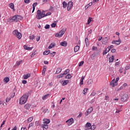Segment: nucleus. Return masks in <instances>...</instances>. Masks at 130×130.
<instances>
[{
	"mask_svg": "<svg viewBox=\"0 0 130 130\" xmlns=\"http://www.w3.org/2000/svg\"><path fill=\"white\" fill-rule=\"evenodd\" d=\"M23 19V17L19 15H16L14 16L12 18H9L10 23H13L15 22V23H17V22H20L21 20Z\"/></svg>",
	"mask_w": 130,
	"mask_h": 130,
	"instance_id": "f257e3e1",
	"label": "nucleus"
},
{
	"mask_svg": "<svg viewBox=\"0 0 130 130\" xmlns=\"http://www.w3.org/2000/svg\"><path fill=\"white\" fill-rule=\"evenodd\" d=\"M28 95L23 94L19 100V104H20V105L25 104V103H26L28 100Z\"/></svg>",
	"mask_w": 130,
	"mask_h": 130,
	"instance_id": "f03ea898",
	"label": "nucleus"
},
{
	"mask_svg": "<svg viewBox=\"0 0 130 130\" xmlns=\"http://www.w3.org/2000/svg\"><path fill=\"white\" fill-rule=\"evenodd\" d=\"M13 35L15 37L18 38L19 40L22 38V34H21L18 30L15 29L12 32Z\"/></svg>",
	"mask_w": 130,
	"mask_h": 130,
	"instance_id": "7ed1b4c3",
	"label": "nucleus"
},
{
	"mask_svg": "<svg viewBox=\"0 0 130 130\" xmlns=\"http://www.w3.org/2000/svg\"><path fill=\"white\" fill-rule=\"evenodd\" d=\"M44 17H45V14L41 13V10L37 11V14L36 16L37 19H38V20H40V19H42V18H44Z\"/></svg>",
	"mask_w": 130,
	"mask_h": 130,
	"instance_id": "20e7f679",
	"label": "nucleus"
},
{
	"mask_svg": "<svg viewBox=\"0 0 130 130\" xmlns=\"http://www.w3.org/2000/svg\"><path fill=\"white\" fill-rule=\"evenodd\" d=\"M66 31H67V28H62L58 34H55V37H61L62 35L66 33Z\"/></svg>",
	"mask_w": 130,
	"mask_h": 130,
	"instance_id": "39448f33",
	"label": "nucleus"
},
{
	"mask_svg": "<svg viewBox=\"0 0 130 130\" xmlns=\"http://www.w3.org/2000/svg\"><path fill=\"white\" fill-rule=\"evenodd\" d=\"M94 126H91V123L87 122L85 125V130H94Z\"/></svg>",
	"mask_w": 130,
	"mask_h": 130,
	"instance_id": "423d86ee",
	"label": "nucleus"
},
{
	"mask_svg": "<svg viewBox=\"0 0 130 130\" xmlns=\"http://www.w3.org/2000/svg\"><path fill=\"white\" fill-rule=\"evenodd\" d=\"M118 81H119V77H117L116 79V80L115 79H113L110 83L111 86H112V87H115V86L117 85V82H118Z\"/></svg>",
	"mask_w": 130,
	"mask_h": 130,
	"instance_id": "0eeeda50",
	"label": "nucleus"
},
{
	"mask_svg": "<svg viewBox=\"0 0 130 130\" xmlns=\"http://www.w3.org/2000/svg\"><path fill=\"white\" fill-rule=\"evenodd\" d=\"M73 7H74V3L72 1H69L67 4V10L71 11V9Z\"/></svg>",
	"mask_w": 130,
	"mask_h": 130,
	"instance_id": "6e6552de",
	"label": "nucleus"
},
{
	"mask_svg": "<svg viewBox=\"0 0 130 130\" xmlns=\"http://www.w3.org/2000/svg\"><path fill=\"white\" fill-rule=\"evenodd\" d=\"M109 39H110L109 37H106L104 38V39H103L102 43L105 45L107 44V43L108 42Z\"/></svg>",
	"mask_w": 130,
	"mask_h": 130,
	"instance_id": "1a4fd4ad",
	"label": "nucleus"
},
{
	"mask_svg": "<svg viewBox=\"0 0 130 130\" xmlns=\"http://www.w3.org/2000/svg\"><path fill=\"white\" fill-rule=\"evenodd\" d=\"M66 122L67 123V124L68 125H72V124H73V123H74V118H71L69 120H67L66 121Z\"/></svg>",
	"mask_w": 130,
	"mask_h": 130,
	"instance_id": "9d476101",
	"label": "nucleus"
},
{
	"mask_svg": "<svg viewBox=\"0 0 130 130\" xmlns=\"http://www.w3.org/2000/svg\"><path fill=\"white\" fill-rule=\"evenodd\" d=\"M92 111H93V107H90L87 110V112H85V115L86 116H88Z\"/></svg>",
	"mask_w": 130,
	"mask_h": 130,
	"instance_id": "9b49d317",
	"label": "nucleus"
},
{
	"mask_svg": "<svg viewBox=\"0 0 130 130\" xmlns=\"http://www.w3.org/2000/svg\"><path fill=\"white\" fill-rule=\"evenodd\" d=\"M127 94L123 95L121 98V101H122V102H125V101H126V100H127Z\"/></svg>",
	"mask_w": 130,
	"mask_h": 130,
	"instance_id": "f8f14e48",
	"label": "nucleus"
},
{
	"mask_svg": "<svg viewBox=\"0 0 130 130\" xmlns=\"http://www.w3.org/2000/svg\"><path fill=\"white\" fill-rule=\"evenodd\" d=\"M60 83L62 84L63 86H67V85L69 84V80H65L63 81H60Z\"/></svg>",
	"mask_w": 130,
	"mask_h": 130,
	"instance_id": "ddd939ff",
	"label": "nucleus"
},
{
	"mask_svg": "<svg viewBox=\"0 0 130 130\" xmlns=\"http://www.w3.org/2000/svg\"><path fill=\"white\" fill-rule=\"evenodd\" d=\"M48 124H47L46 123H44L42 125V127L43 128V130H47V128H48V125H47Z\"/></svg>",
	"mask_w": 130,
	"mask_h": 130,
	"instance_id": "4468645a",
	"label": "nucleus"
},
{
	"mask_svg": "<svg viewBox=\"0 0 130 130\" xmlns=\"http://www.w3.org/2000/svg\"><path fill=\"white\" fill-rule=\"evenodd\" d=\"M30 107H31V104L27 103L24 106V109L28 110L30 109Z\"/></svg>",
	"mask_w": 130,
	"mask_h": 130,
	"instance_id": "2eb2a0df",
	"label": "nucleus"
},
{
	"mask_svg": "<svg viewBox=\"0 0 130 130\" xmlns=\"http://www.w3.org/2000/svg\"><path fill=\"white\" fill-rule=\"evenodd\" d=\"M120 40H117V41H113L112 42V43L113 44H116L117 45H119V44L120 43Z\"/></svg>",
	"mask_w": 130,
	"mask_h": 130,
	"instance_id": "dca6fc26",
	"label": "nucleus"
},
{
	"mask_svg": "<svg viewBox=\"0 0 130 130\" xmlns=\"http://www.w3.org/2000/svg\"><path fill=\"white\" fill-rule=\"evenodd\" d=\"M23 48H24V49L26 50H32V49H33V47H29L27 45H24Z\"/></svg>",
	"mask_w": 130,
	"mask_h": 130,
	"instance_id": "f3484780",
	"label": "nucleus"
},
{
	"mask_svg": "<svg viewBox=\"0 0 130 130\" xmlns=\"http://www.w3.org/2000/svg\"><path fill=\"white\" fill-rule=\"evenodd\" d=\"M29 77H31V74L30 73L23 75V78L24 80H27V79H28V78H29Z\"/></svg>",
	"mask_w": 130,
	"mask_h": 130,
	"instance_id": "a211bd4d",
	"label": "nucleus"
},
{
	"mask_svg": "<svg viewBox=\"0 0 130 130\" xmlns=\"http://www.w3.org/2000/svg\"><path fill=\"white\" fill-rule=\"evenodd\" d=\"M9 8L10 9H12L13 10V11H15V5H14V4L13 3H10L9 5Z\"/></svg>",
	"mask_w": 130,
	"mask_h": 130,
	"instance_id": "6ab92c4d",
	"label": "nucleus"
},
{
	"mask_svg": "<svg viewBox=\"0 0 130 130\" xmlns=\"http://www.w3.org/2000/svg\"><path fill=\"white\" fill-rule=\"evenodd\" d=\"M60 45H61V46H68V43L66 41L64 42H62L60 43Z\"/></svg>",
	"mask_w": 130,
	"mask_h": 130,
	"instance_id": "aec40b11",
	"label": "nucleus"
},
{
	"mask_svg": "<svg viewBox=\"0 0 130 130\" xmlns=\"http://www.w3.org/2000/svg\"><path fill=\"white\" fill-rule=\"evenodd\" d=\"M84 79H85V76H82L80 79V85H84Z\"/></svg>",
	"mask_w": 130,
	"mask_h": 130,
	"instance_id": "412c9836",
	"label": "nucleus"
},
{
	"mask_svg": "<svg viewBox=\"0 0 130 130\" xmlns=\"http://www.w3.org/2000/svg\"><path fill=\"white\" fill-rule=\"evenodd\" d=\"M110 51V50L109 48H107L104 51L103 54L104 55H105L108 52H109Z\"/></svg>",
	"mask_w": 130,
	"mask_h": 130,
	"instance_id": "4be33fe9",
	"label": "nucleus"
},
{
	"mask_svg": "<svg viewBox=\"0 0 130 130\" xmlns=\"http://www.w3.org/2000/svg\"><path fill=\"white\" fill-rule=\"evenodd\" d=\"M43 121H44V123H47V124H48L49 122H50V120L48 119H44Z\"/></svg>",
	"mask_w": 130,
	"mask_h": 130,
	"instance_id": "5701e85b",
	"label": "nucleus"
},
{
	"mask_svg": "<svg viewBox=\"0 0 130 130\" xmlns=\"http://www.w3.org/2000/svg\"><path fill=\"white\" fill-rule=\"evenodd\" d=\"M114 60V56H112L110 57L109 59V62H113V61Z\"/></svg>",
	"mask_w": 130,
	"mask_h": 130,
	"instance_id": "b1692460",
	"label": "nucleus"
},
{
	"mask_svg": "<svg viewBox=\"0 0 130 130\" xmlns=\"http://www.w3.org/2000/svg\"><path fill=\"white\" fill-rule=\"evenodd\" d=\"M79 49H80V47L79 46H76L74 48L75 52H78L79 51Z\"/></svg>",
	"mask_w": 130,
	"mask_h": 130,
	"instance_id": "393cba45",
	"label": "nucleus"
},
{
	"mask_svg": "<svg viewBox=\"0 0 130 130\" xmlns=\"http://www.w3.org/2000/svg\"><path fill=\"white\" fill-rule=\"evenodd\" d=\"M9 81H10V78H9V77H5L4 79V82L5 83H9Z\"/></svg>",
	"mask_w": 130,
	"mask_h": 130,
	"instance_id": "a878e982",
	"label": "nucleus"
},
{
	"mask_svg": "<svg viewBox=\"0 0 130 130\" xmlns=\"http://www.w3.org/2000/svg\"><path fill=\"white\" fill-rule=\"evenodd\" d=\"M49 96V94H47L42 97V99L43 100H46V99H47V98H48Z\"/></svg>",
	"mask_w": 130,
	"mask_h": 130,
	"instance_id": "bb28decb",
	"label": "nucleus"
},
{
	"mask_svg": "<svg viewBox=\"0 0 130 130\" xmlns=\"http://www.w3.org/2000/svg\"><path fill=\"white\" fill-rule=\"evenodd\" d=\"M62 6H63V9H66V8H67V7H68V3H67V2H66L65 1H64V2L62 3Z\"/></svg>",
	"mask_w": 130,
	"mask_h": 130,
	"instance_id": "cd10ccee",
	"label": "nucleus"
},
{
	"mask_svg": "<svg viewBox=\"0 0 130 130\" xmlns=\"http://www.w3.org/2000/svg\"><path fill=\"white\" fill-rule=\"evenodd\" d=\"M60 73H61V69L60 68H57L55 72V74H59Z\"/></svg>",
	"mask_w": 130,
	"mask_h": 130,
	"instance_id": "c85d7f7f",
	"label": "nucleus"
},
{
	"mask_svg": "<svg viewBox=\"0 0 130 130\" xmlns=\"http://www.w3.org/2000/svg\"><path fill=\"white\" fill-rule=\"evenodd\" d=\"M49 53H50V50L45 51L43 52L44 55H47L49 54Z\"/></svg>",
	"mask_w": 130,
	"mask_h": 130,
	"instance_id": "c756f323",
	"label": "nucleus"
},
{
	"mask_svg": "<svg viewBox=\"0 0 130 130\" xmlns=\"http://www.w3.org/2000/svg\"><path fill=\"white\" fill-rule=\"evenodd\" d=\"M55 46V43H51L50 45L49 46L48 48L49 49H51L52 47H54Z\"/></svg>",
	"mask_w": 130,
	"mask_h": 130,
	"instance_id": "7c9ffc66",
	"label": "nucleus"
},
{
	"mask_svg": "<svg viewBox=\"0 0 130 130\" xmlns=\"http://www.w3.org/2000/svg\"><path fill=\"white\" fill-rule=\"evenodd\" d=\"M23 61L22 60H20V61H17L16 62V64L15 66H16V67H19V66H20V64H21V63H22V62Z\"/></svg>",
	"mask_w": 130,
	"mask_h": 130,
	"instance_id": "2f4dec72",
	"label": "nucleus"
},
{
	"mask_svg": "<svg viewBox=\"0 0 130 130\" xmlns=\"http://www.w3.org/2000/svg\"><path fill=\"white\" fill-rule=\"evenodd\" d=\"M85 42L86 46H88L89 45V39H88L87 38L85 39Z\"/></svg>",
	"mask_w": 130,
	"mask_h": 130,
	"instance_id": "473e14b6",
	"label": "nucleus"
},
{
	"mask_svg": "<svg viewBox=\"0 0 130 130\" xmlns=\"http://www.w3.org/2000/svg\"><path fill=\"white\" fill-rule=\"evenodd\" d=\"M91 21H92V17H89L87 20V24L89 25V24H90Z\"/></svg>",
	"mask_w": 130,
	"mask_h": 130,
	"instance_id": "72a5a7b5",
	"label": "nucleus"
},
{
	"mask_svg": "<svg viewBox=\"0 0 130 130\" xmlns=\"http://www.w3.org/2000/svg\"><path fill=\"white\" fill-rule=\"evenodd\" d=\"M72 78V75L71 74H68L66 76L65 79H71Z\"/></svg>",
	"mask_w": 130,
	"mask_h": 130,
	"instance_id": "f704fd0d",
	"label": "nucleus"
},
{
	"mask_svg": "<svg viewBox=\"0 0 130 130\" xmlns=\"http://www.w3.org/2000/svg\"><path fill=\"white\" fill-rule=\"evenodd\" d=\"M68 73H70V70L69 69H67L66 70H65L62 74L64 76V75H67Z\"/></svg>",
	"mask_w": 130,
	"mask_h": 130,
	"instance_id": "c9c22d12",
	"label": "nucleus"
},
{
	"mask_svg": "<svg viewBox=\"0 0 130 130\" xmlns=\"http://www.w3.org/2000/svg\"><path fill=\"white\" fill-rule=\"evenodd\" d=\"M35 36H34V35H32L31 36H29V39L30 40H33V39H35Z\"/></svg>",
	"mask_w": 130,
	"mask_h": 130,
	"instance_id": "e433bc0d",
	"label": "nucleus"
},
{
	"mask_svg": "<svg viewBox=\"0 0 130 130\" xmlns=\"http://www.w3.org/2000/svg\"><path fill=\"white\" fill-rule=\"evenodd\" d=\"M33 120V117H30L27 119L28 122H31Z\"/></svg>",
	"mask_w": 130,
	"mask_h": 130,
	"instance_id": "4c0bfd02",
	"label": "nucleus"
},
{
	"mask_svg": "<svg viewBox=\"0 0 130 130\" xmlns=\"http://www.w3.org/2000/svg\"><path fill=\"white\" fill-rule=\"evenodd\" d=\"M63 74H60L57 76V79H60V78H63Z\"/></svg>",
	"mask_w": 130,
	"mask_h": 130,
	"instance_id": "58836bf2",
	"label": "nucleus"
},
{
	"mask_svg": "<svg viewBox=\"0 0 130 130\" xmlns=\"http://www.w3.org/2000/svg\"><path fill=\"white\" fill-rule=\"evenodd\" d=\"M92 83H93V80H92L91 79L88 80V81L87 82V84L88 85H90V84H92Z\"/></svg>",
	"mask_w": 130,
	"mask_h": 130,
	"instance_id": "ea45409f",
	"label": "nucleus"
},
{
	"mask_svg": "<svg viewBox=\"0 0 130 130\" xmlns=\"http://www.w3.org/2000/svg\"><path fill=\"white\" fill-rule=\"evenodd\" d=\"M55 53H56L55 52H53L52 53H50V56H52L53 57V56H54V55H55Z\"/></svg>",
	"mask_w": 130,
	"mask_h": 130,
	"instance_id": "a19ab883",
	"label": "nucleus"
},
{
	"mask_svg": "<svg viewBox=\"0 0 130 130\" xmlns=\"http://www.w3.org/2000/svg\"><path fill=\"white\" fill-rule=\"evenodd\" d=\"M87 91H88V88H84L83 91V94H86V93H87Z\"/></svg>",
	"mask_w": 130,
	"mask_h": 130,
	"instance_id": "79ce46f5",
	"label": "nucleus"
},
{
	"mask_svg": "<svg viewBox=\"0 0 130 130\" xmlns=\"http://www.w3.org/2000/svg\"><path fill=\"white\" fill-rule=\"evenodd\" d=\"M49 28H50V25H49V24H46L45 26V29H49Z\"/></svg>",
	"mask_w": 130,
	"mask_h": 130,
	"instance_id": "37998d69",
	"label": "nucleus"
},
{
	"mask_svg": "<svg viewBox=\"0 0 130 130\" xmlns=\"http://www.w3.org/2000/svg\"><path fill=\"white\" fill-rule=\"evenodd\" d=\"M83 64H84V61H81L79 62V67H82Z\"/></svg>",
	"mask_w": 130,
	"mask_h": 130,
	"instance_id": "c03bdc74",
	"label": "nucleus"
},
{
	"mask_svg": "<svg viewBox=\"0 0 130 130\" xmlns=\"http://www.w3.org/2000/svg\"><path fill=\"white\" fill-rule=\"evenodd\" d=\"M56 23H53L51 25V26L52 27V28H54L55 27H56Z\"/></svg>",
	"mask_w": 130,
	"mask_h": 130,
	"instance_id": "a18cd8bd",
	"label": "nucleus"
},
{
	"mask_svg": "<svg viewBox=\"0 0 130 130\" xmlns=\"http://www.w3.org/2000/svg\"><path fill=\"white\" fill-rule=\"evenodd\" d=\"M51 15V12H48L46 14H45V17H47V16H50Z\"/></svg>",
	"mask_w": 130,
	"mask_h": 130,
	"instance_id": "49530a36",
	"label": "nucleus"
},
{
	"mask_svg": "<svg viewBox=\"0 0 130 130\" xmlns=\"http://www.w3.org/2000/svg\"><path fill=\"white\" fill-rule=\"evenodd\" d=\"M37 5H38L37 2L34 3L32 4V8H36V6H37Z\"/></svg>",
	"mask_w": 130,
	"mask_h": 130,
	"instance_id": "de8ad7c7",
	"label": "nucleus"
},
{
	"mask_svg": "<svg viewBox=\"0 0 130 130\" xmlns=\"http://www.w3.org/2000/svg\"><path fill=\"white\" fill-rule=\"evenodd\" d=\"M33 125H34V123H30L29 124V126H28V128H30V127H31V126H33Z\"/></svg>",
	"mask_w": 130,
	"mask_h": 130,
	"instance_id": "09e8293b",
	"label": "nucleus"
},
{
	"mask_svg": "<svg viewBox=\"0 0 130 130\" xmlns=\"http://www.w3.org/2000/svg\"><path fill=\"white\" fill-rule=\"evenodd\" d=\"M45 72H46V70L45 69H43V70H42L43 76H44V75H45Z\"/></svg>",
	"mask_w": 130,
	"mask_h": 130,
	"instance_id": "8fccbe9b",
	"label": "nucleus"
},
{
	"mask_svg": "<svg viewBox=\"0 0 130 130\" xmlns=\"http://www.w3.org/2000/svg\"><path fill=\"white\" fill-rule=\"evenodd\" d=\"M10 100H11V98H7L6 99V102L8 103V102H10Z\"/></svg>",
	"mask_w": 130,
	"mask_h": 130,
	"instance_id": "3c124183",
	"label": "nucleus"
},
{
	"mask_svg": "<svg viewBox=\"0 0 130 130\" xmlns=\"http://www.w3.org/2000/svg\"><path fill=\"white\" fill-rule=\"evenodd\" d=\"M34 55H36V52H34L32 53V54L30 55V57H33Z\"/></svg>",
	"mask_w": 130,
	"mask_h": 130,
	"instance_id": "603ef678",
	"label": "nucleus"
},
{
	"mask_svg": "<svg viewBox=\"0 0 130 130\" xmlns=\"http://www.w3.org/2000/svg\"><path fill=\"white\" fill-rule=\"evenodd\" d=\"M30 2V0H24V3H25V4H29Z\"/></svg>",
	"mask_w": 130,
	"mask_h": 130,
	"instance_id": "864d4df0",
	"label": "nucleus"
},
{
	"mask_svg": "<svg viewBox=\"0 0 130 130\" xmlns=\"http://www.w3.org/2000/svg\"><path fill=\"white\" fill-rule=\"evenodd\" d=\"M82 115H83V113H80V114L78 116V117L80 118V117H82Z\"/></svg>",
	"mask_w": 130,
	"mask_h": 130,
	"instance_id": "5fc2aeb1",
	"label": "nucleus"
},
{
	"mask_svg": "<svg viewBox=\"0 0 130 130\" xmlns=\"http://www.w3.org/2000/svg\"><path fill=\"white\" fill-rule=\"evenodd\" d=\"M5 123H6V120L3 121L2 124H1V127H2V126H3L4 124H5Z\"/></svg>",
	"mask_w": 130,
	"mask_h": 130,
	"instance_id": "6e6d98bb",
	"label": "nucleus"
},
{
	"mask_svg": "<svg viewBox=\"0 0 130 130\" xmlns=\"http://www.w3.org/2000/svg\"><path fill=\"white\" fill-rule=\"evenodd\" d=\"M108 48H109L110 49V50L111 48H113V45H111L110 46H109Z\"/></svg>",
	"mask_w": 130,
	"mask_h": 130,
	"instance_id": "4d7b16f0",
	"label": "nucleus"
},
{
	"mask_svg": "<svg viewBox=\"0 0 130 130\" xmlns=\"http://www.w3.org/2000/svg\"><path fill=\"white\" fill-rule=\"evenodd\" d=\"M129 69H130V67H129V66H126V67H125V69L126 70V71H127V70H129Z\"/></svg>",
	"mask_w": 130,
	"mask_h": 130,
	"instance_id": "13d9d810",
	"label": "nucleus"
},
{
	"mask_svg": "<svg viewBox=\"0 0 130 130\" xmlns=\"http://www.w3.org/2000/svg\"><path fill=\"white\" fill-rule=\"evenodd\" d=\"M116 50H115V49H112L111 50V52H112L113 53H114V52H115Z\"/></svg>",
	"mask_w": 130,
	"mask_h": 130,
	"instance_id": "bf43d9fd",
	"label": "nucleus"
},
{
	"mask_svg": "<svg viewBox=\"0 0 130 130\" xmlns=\"http://www.w3.org/2000/svg\"><path fill=\"white\" fill-rule=\"evenodd\" d=\"M22 83V84H27V81L26 80H23Z\"/></svg>",
	"mask_w": 130,
	"mask_h": 130,
	"instance_id": "052dcab7",
	"label": "nucleus"
},
{
	"mask_svg": "<svg viewBox=\"0 0 130 130\" xmlns=\"http://www.w3.org/2000/svg\"><path fill=\"white\" fill-rule=\"evenodd\" d=\"M109 99V97L108 96V95H106L105 96V100H108Z\"/></svg>",
	"mask_w": 130,
	"mask_h": 130,
	"instance_id": "680f3d73",
	"label": "nucleus"
},
{
	"mask_svg": "<svg viewBox=\"0 0 130 130\" xmlns=\"http://www.w3.org/2000/svg\"><path fill=\"white\" fill-rule=\"evenodd\" d=\"M97 49V47H95V46L92 47V50H96Z\"/></svg>",
	"mask_w": 130,
	"mask_h": 130,
	"instance_id": "e2e57ef3",
	"label": "nucleus"
},
{
	"mask_svg": "<svg viewBox=\"0 0 130 130\" xmlns=\"http://www.w3.org/2000/svg\"><path fill=\"white\" fill-rule=\"evenodd\" d=\"M21 130H27V128H26V127H21Z\"/></svg>",
	"mask_w": 130,
	"mask_h": 130,
	"instance_id": "0e129e2a",
	"label": "nucleus"
},
{
	"mask_svg": "<svg viewBox=\"0 0 130 130\" xmlns=\"http://www.w3.org/2000/svg\"><path fill=\"white\" fill-rule=\"evenodd\" d=\"M89 7H90V6H89L88 5H87L85 6V10H87V9H88V8H89Z\"/></svg>",
	"mask_w": 130,
	"mask_h": 130,
	"instance_id": "69168bd1",
	"label": "nucleus"
},
{
	"mask_svg": "<svg viewBox=\"0 0 130 130\" xmlns=\"http://www.w3.org/2000/svg\"><path fill=\"white\" fill-rule=\"evenodd\" d=\"M45 64H48V61H44Z\"/></svg>",
	"mask_w": 130,
	"mask_h": 130,
	"instance_id": "338daca9",
	"label": "nucleus"
},
{
	"mask_svg": "<svg viewBox=\"0 0 130 130\" xmlns=\"http://www.w3.org/2000/svg\"><path fill=\"white\" fill-rule=\"evenodd\" d=\"M12 130H17V126H14Z\"/></svg>",
	"mask_w": 130,
	"mask_h": 130,
	"instance_id": "774afa93",
	"label": "nucleus"
}]
</instances>
